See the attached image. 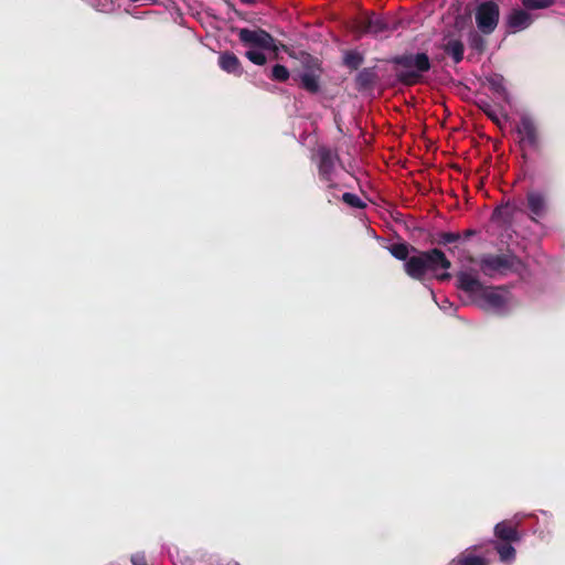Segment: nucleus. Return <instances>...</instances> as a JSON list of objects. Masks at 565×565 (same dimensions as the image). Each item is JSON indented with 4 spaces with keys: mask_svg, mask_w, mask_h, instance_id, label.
Segmentation results:
<instances>
[{
    "mask_svg": "<svg viewBox=\"0 0 565 565\" xmlns=\"http://www.w3.org/2000/svg\"><path fill=\"white\" fill-rule=\"evenodd\" d=\"M108 0H98V6L105 7L107 4Z\"/></svg>",
    "mask_w": 565,
    "mask_h": 565,
    "instance_id": "f704fd0d",
    "label": "nucleus"
},
{
    "mask_svg": "<svg viewBox=\"0 0 565 565\" xmlns=\"http://www.w3.org/2000/svg\"><path fill=\"white\" fill-rule=\"evenodd\" d=\"M388 252L393 257L403 260L404 264L411 258V254H416L417 248L407 243H395L388 246Z\"/></svg>",
    "mask_w": 565,
    "mask_h": 565,
    "instance_id": "a211bd4d",
    "label": "nucleus"
},
{
    "mask_svg": "<svg viewBox=\"0 0 565 565\" xmlns=\"http://www.w3.org/2000/svg\"><path fill=\"white\" fill-rule=\"evenodd\" d=\"M391 62L397 67V81L405 86H414L422 83L423 75L431 68L430 58L424 52L396 55Z\"/></svg>",
    "mask_w": 565,
    "mask_h": 565,
    "instance_id": "f03ea898",
    "label": "nucleus"
},
{
    "mask_svg": "<svg viewBox=\"0 0 565 565\" xmlns=\"http://www.w3.org/2000/svg\"><path fill=\"white\" fill-rule=\"evenodd\" d=\"M490 84H491V88L501 94V93H504L505 92V88L504 86L502 85L501 81H498V79H492L490 81Z\"/></svg>",
    "mask_w": 565,
    "mask_h": 565,
    "instance_id": "c756f323",
    "label": "nucleus"
},
{
    "mask_svg": "<svg viewBox=\"0 0 565 565\" xmlns=\"http://www.w3.org/2000/svg\"><path fill=\"white\" fill-rule=\"evenodd\" d=\"M469 46L479 54H482L487 49L486 39L476 30H471L468 33Z\"/></svg>",
    "mask_w": 565,
    "mask_h": 565,
    "instance_id": "aec40b11",
    "label": "nucleus"
},
{
    "mask_svg": "<svg viewBox=\"0 0 565 565\" xmlns=\"http://www.w3.org/2000/svg\"><path fill=\"white\" fill-rule=\"evenodd\" d=\"M342 202L354 209H364L365 203L354 193H344L341 198Z\"/></svg>",
    "mask_w": 565,
    "mask_h": 565,
    "instance_id": "b1692460",
    "label": "nucleus"
},
{
    "mask_svg": "<svg viewBox=\"0 0 565 565\" xmlns=\"http://www.w3.org/2000/svg\"><path fill=\"white\" fill-rule=\"evenodd\" d=\"M318 175L320 181L324 182L328 189H337L334 175L337 163H340V157L337 151L328 147H319L316 153Z\"/></svg>",
    "mask_w": 565,
    "mask_h": 565,
    "instance_id": "423d86ee",
    "label": "nucleus"
},
{
    "mask_svg": "<svg viewBox=\"0 0 565 565\" xmlns=\"http://www.w3.org/2000/svg\"><path fill=\"white\" fill-rule=\"evenodd\" d=\"M290 76L288 68L281 64H276L271 68L270 78L276 82H286Z\"/></svg>",
    "mask_w": 565,
    "mask_h": 565,
    "instance_id": "5701e85b",
    "label": "nucleus"
},
{
    "mask_svg": "<svg viewBox=\"0 0 565 565\" xmlns=\"http://www.w3.org/2000/svg\"><path fill=\"white\" fill-rule=\"evenodd\" d=\"M245 56L252 62L254 63L255 65H265L266 62H267V57L266 55L260 52V51H257V50H248L246 53H245Z\"/></svg>",
    "mask_w": 565,
    "mask_h": 565,
    "instance_id": "a878e982",
    "label": "nucleus"
},
{
    "mask_svg": "<svg viewBox=\"0 0 565 565\" xmlns=\"http://www.w3.org/2000/svg\"><path fill=\"white\" fill-rule=\"evenodd\" d=\"M553 0H522V4L527 10L545 9L553 4Z\"/></svg>",
    "mask_w": 565,
    "mask_h": 565,
    "instance_id": "393cba45",
    "label": "nucleus"
},
{
    "mask_svg": "<svg viewBox=\"0 0 565 565\" xmlns=\"http://www.w3.org/2000/svg\"><path fill=\"white\" fill-rule=\"evenodd\" d=\"M364 61V57L361 53L356 51H349L344 55V65L351 70H358Z\"/></svg>",
    "mask_w": 565,
    "mask_h": 565,
    "instance_id": "4be33fe9",
    "label": "nucleus"
},
{
    "mask_svg": "<svg viewBox=\"0 0 565 565\" xmlns=\"http://www.w3.org/2000/svg\"><path fill=\"white\" fill-rule=\"evenodd\" d=\"M217 64L222 71L236 77L242 76L244 73V68L239 58L233 52H221L218 55Z\"/></svg>",
    "mask_w": 565,
    "mask_h": 565,
    "instance_id": "9b49d317",
    "label": "nucleus"
},
{
    "mask_svg": "<svg viewBox=\"0 0 565 565\" xmlns=\"http://www.w3.org/2000/svg\"><path fill=\"white\" fill-rule=\"evenodd\" d=\"M322 73H300V87L310 94L320 92V77Z\"/></svg>",
    "mask_w": 565,
    "mask_h": 565,
    "instance_id": "f3484780",
    "label": "nucleus"
},
{
    "mask_svg": "<svg viewBox=\"0 0 565 565\" xmlns=\"http://www.w3.org/2000/svg\"><path fill=\"white\" fill-rule=\"evenodd\" d=\"M276 43H277V46H278V51H279L280 49H281V50H284L285 52H287V51H288V47H287L285 44H282L281 42H277V41H276Z\"/></svg>",
    "mask_w": 565,
    "mask_h": 565,
    "instance_id": "473e14b6",
    "label": "nucleus"
},
{
    "mask_svg": "<svg viewBox=\"0 0 565 565\" xmlns=\"http://www.w3.org/2000/svg\"><path fill=\"white\" fill-rule=\"evenodd\" d=\"M526 203L530 211V218L536 222L547 214L548 205L546 195L539 191H529L526 193Z\"/></svg>",
    "mask_w": 565,
    "mask_h": 565,
    "instance_id": "9d476101",
    "label": "nucleus"
},
{
    "mask_svg": "<svg viewBox=\"0 0 565 565\" xmlns=\"http://www.w3.org/2000/svg\"><path fill=\"white\" fill-rule=\"evenodd\" d=\"M494 536L501 542L507 543H514L520 541V534L518 532L516 525L510 520L499 522L494 526Z\"/></svg>",
    "mask_w": 565,
    "mask_h": 565,
    "instance_id": "ddd939ff",
    "label": "nucleus"
},
{
    "mask_svg": "<svg viewBox=\"0 0 565 565\" xmlns=\"http://www.w3.org/2000/svg\"><path fill=\"white\" fill-rule=\"evenodd\" d=\"M441 49L452 58L455 64H459L463 60L465 45L459 38L452 34L446 35Z\"/></svg>",
    "mask_w": 565,
    "mask_h": 565,
    "instance_id": "f8f14e48",
    "label": "nucleus"
},
{
    "mask_svg": "<svg viewBox=\"0 0 565 565\" xmlns=\"http://www.w3.org/2000/svg\"><path fill=\"white\" fill-rule=\"evenodd\" d=\"M479 266L481 271L489 277L507 271H519L523 269V262L513 253L484 254L480 257Z\"/></svg>",
    "mask_w": 565,
    "mask_h": 565,
    "instance_id": "39448f33",
    "label": "nucleus"
},
{
    "mask_svg": "<svg viewBox=\"0 0 565 565\" xmlns=\"http://www.w3.org/2000/svg\"><path fill=\"white\" fill-rule=\"evenodd\" d=\"M451 267V262L447 258L445 253L439 248H431L428 250H418L413 254L411 258L404 264L405 273L415 280H424L428 273L434 274L435 278L439 281H447L451 278L448 271L438 274V269L448 270Z\"/></svg>",
    "mask_w": 565,
    "mask_h": 565,
    "instance_id": "f257e3e1",
    "label": "nucleus"
},
{
    "mask_svg": "<svg viewBox=\"0 0 565 565\" xmlns=\"http://www.w3.org/2000/svg\"><path fill=\"white\" fill-rule=\"evenodd\" d=\"M130 2H145L147 4H154L157 3V0H129Z\"/></svg>",
    "mask_w": 565,
    "mask_h": 565,
    "instance_id": "7c9ffc66",
    "label": "nucleus"
},
{
    "mask_svg": "<svg viewBox=\"0 0 565 565\" xmlns=\"http://www.w3.org/2000/svg\"><path fill=\"white\" fill-rule=\"evenodd\" d=\"M244 4L247 6H254L256 3V0H241Z\"/></svg>",
    "mask_w": 565,
    "mask_h": 565,
    "instance_id": "72a5a7b5",
    "label": "nucleus"
},
{
    "mask_svg": "<svg viewBox=\"0 0 565 565\" xmlns=\"http://www.w3.org/2000/svg\"><path fill=\"white\" fill-rule=\"evenodd\" d=\"M239 41L253 49L268 50L273 52V57L278 58V46L276 40L270 33L258 28L256 30L241 29L238 31Z\"/></svg>",
    "mask_w": 565,
    "mask_h": 565,
    "instance_id": "6e6552de",
    "label": "nucleus"
},
{
    "mask_svg": "<svg viewBox=\"0 0 565 565\" xmlns=\"http://www.w3.org/2000/svg\"><path fill=\"white\" fill-rule=\"evenodd\" d=\"M396 28V24L392 26L385 17L377 14L374 11L364 12L353 22V31L359 36L364 34L377 36L382 33L394 31Z\"/></svg>",
    "mask_w": 565,
    "mask_h": 565,
    "instance_id": "0eeeda50",
    "label": "nucleus"
},
{
    "mask_svg": "<svg viewBox=\"0 0 565 565\" xmlns=\"http://www.w3.org/2000/svg\"><path fill=\"white\" fill-rule=\"evenodd\" d=\"M511 544L507 542L495 543L494 548L502 562H508L515 557V548Z\"/></svg>",
    "mask_w": 565,
    "mask_h": 565,
    "instance_id": "412c9836",
    "label": "nucleus"
},
{
    "mask_svg": "<svg viewBox=\"0 0 565 565\" xmlns=\"http://www.w3.org/2000/svg\"><path fill=\"white\" fill-rule=\"evenodd\" d=\"M461 237L460 233L454 232H441L438 234L437 244L447 245L459 241Z\"/></svg>",
    "mask_w": 565,
    "mask_h": 565,
    "instance_id": "bb28decb",
    "label": "nucleus"
},
{
    "mask_svg": "<svg viewBox=\"0 0 565 565\" xmlns=\"http://www.w3.org/2000/svg\"><path fill=\"white\" fill-rule=\"evenodd\" d=\"M478 106L488 116V118L494 122H499L498 111L488 102H480Z\"/></svg>",
    "mask_w": 565,
    "mask_h": 565,
    "instance_id": "cd10ccee",
    "label": "nucleus"
},
{
    "mask_svg": "<svg viewBox=\"0 0 565 565\" xmlns=\"http://www.w3.org/2000/svg\"><path fill=\"white\" fill-rule=\"evenodd\" d=\"M457 287L482 301V307L487 310H501L505 305L502 295L492 289L486 288L475 276L460 271L457 275Z\"/></svg>",
    "mask_w": 565,
    "mask_h": 565,
    "instance_id": "20e7f679",
    "label": "nucleus"
},
{
    "mask_svg": "<svg viewBox=\"0 0 565 565\" xmlns=\"http://www.w3.org/2000/svg\"><path fill=\"white\" fill-rule=\"evenodd\" d=\"M376 81L377 74L375 72V67H364L355 77V84L360 90L373 87Z\"/></svg>",
    "mask_w": 565,
    "mask_h": 565,
    "instance_id": "dca6fc26",
    "label": "nucleus"
},
{
    "mask_svg": "<svg viewBox=\"0 0 565 565\" xmlns=\"http://www.w3.org/2000/svg\"><path fill=\"white\" fill-rule=\"evenodd\" d=\"M302 73H322L321 61L309 53H301Z\"/></svg>",
    "mask_w": 565,
    "mask_h": 565,
    "instance_id": "6ab92c4d",
    "label": "nucleus"
},
{
    "mask_svg": "<svg viewBox=\"0 0 565 565\" xmlns=\"http://www.w3.org/2000/svg\"><path fill=\"white\" fill-rule=\"evenodd\" d=\"M477 546L466 548L451 559L449 565H489L486 557L475 554Z\"/></svg>",
    "mask_w": 565,
    "mask_h": 565,
    "instance_id": "4468645a",
    "label": "nucleus"
},
{
    "mask_svg": "<svg viewBox=\"0 0 565 565\" xmlns=\"http://www.w3.org/2000/svg\"><path fill=\"white\" fill-rule=\"evenodd\" d=\"M519 136L518 145L521 157L525 162L531 160V154H536L539 159H544V142L540 128L535 120L530 116H522L515 127Z\"/></svg>",
    "mask_w": 565,
    "mask_h": 565,
    "instance_id": "7ed1b4c3",
    "label": "nucleus"
},
{
    "mask_svg": "<svg viewBox=\"0 0 565 565\" xmlns=\"http://www.w3.org/2000/svg\"><path fill=\"white\" fill-rule=\"evenodd\" d=\"M131 563L134 565H148L147 558H146L145 554H142V553H137V554L132 555Z\"/></svg>",
    "mask_w": 565,
    "mask_h": 565,
    "instance_id": "c85d7f7f",
    "label": "nucleus"
},
{
    "mask_svg": "<svg viewBox=\"0 0 565 565\" xmlns=\"http://www.w3.org/2000/svg\"><path fill=\"white\" fill-rule=\"evenodd\" d=\"M531 15L522 9H513L508 17L507 23L513 32L523 30L531 24Z\"/></svg>",
    "mask_w": 565,
    "mask_h": 565,
    "instance_id": "2eb2a0df",
    "label": "nucleus"
},
{
    "mask_svg": "<svg viewBox=\"0 0 565 565\" xmlns=\"http://www.w3.org/2000/svg\"><path fill=\"white\" fill-rule=\"evenodd\" d=\"M475 234H476V231H475V230H467V231H465V233H463V235H465V237H466V238H468V237H470V236H472V235H475Z\"/></svg>",
    "mask_w": 565,
    "mask_h": 565,
    "instance_id": "2f4dec72",
    "label": "nucleus"
},
{
    "mask_svg": "<svg viewBox=\"0 0 565 565\" xmlns=\"http://www.w3.org/2000/svg\"><path fill=\"white\" fill-rule=\"evenodd\" d=\"M500 18L499 6L493 1H484L476 9V23L482 34H491Z\"/></svg>",
    "mask_w": 565,
    "mask_h": 565,
    "instance_id": "1a4fd4ad",
    "label": "nucleus"
}]
</instances>
